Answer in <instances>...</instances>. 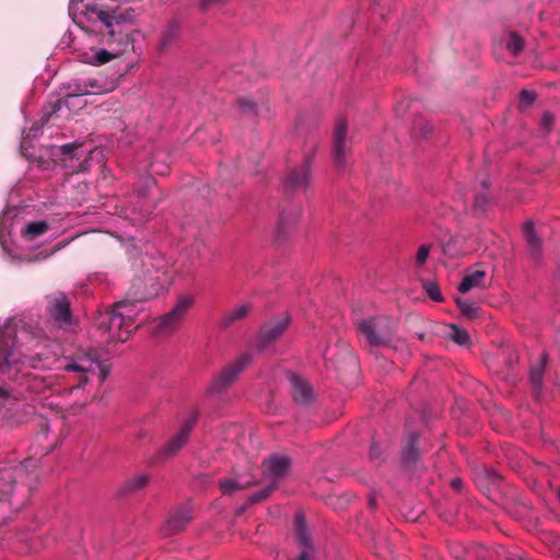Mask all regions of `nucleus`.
I'll list each match as a JSON object with an SVG mask.
<instances>
[{
	"mask_svg": "<svg viewBox=\"0 0 560 560\" xmlns=\"http://www.w3.org/2000/svg\"><path fill=\"white\" fill-rule=\"evenodd\" d=\"M69 14L85 32L101 35L100 43L105 47H91L81 55L82 61L92 66H102L121 56L139 33L133 10L110 9L101 0H71Z\"/></svg>",
	"mask_w": 560,
	"mask_h": 560,
	"instance_id": "f257e3e1",
	"label": "nucleus"
},
{
	"mask_svg": "<svg viewBox=\"0 0 560 560\" xmlns=\"http://www.w3.org/2000/svg\"><path fill=\"white\" fill-rule=\"evenodd\" d=\"M60 369L69 374L73 388L84 387L95 376L103 384L110 373V365L101 360L93 348H79L73 353L65 354L60 359Z\"/></svg>",
	"mask_w": 560,
	"mask_h": 560,
	"instance_id": "f03ea898",
	"label": "nucleus"
},
{
	"mask_svg": "<svg viewBox=\"0 0 560 560\" xmlns=\"http://www.w3.org/2000/svg\"><path fill=\"white\" fill-rule=\"evenodd\" d=\"M135 320L136 304L133 302L121 301L116 303L106 313L100 325V330L104 334V342H126L131 335Z\"/></svg>",
	"mask_w": 560,
	"mask_h": 560,
	"instance_id": "7ed1b4c3",
	"label": "nucleus"
},
{
	"mask_svg": "<svg viewBox=\"0 0 560 560\" xmlns=\"http://www.w3.org/2000/svg\"><path fill=\"white\" fill-rule=\"evenodd\" d=\"M192 294L179 295L172 310L155 319L153 334L155 336H170L177 331L184 323L189 310L195 304Z\"/></svg>",
	"mask_w": 560,
	"mask_h": 560,
	"instance_id": "20e7f679",
	"label": "nucleus"
},
{
	"mask_svg": "<svg viewBox=\"0 0 560 560\" xmlns=\"http://www.w3.org/2000/svg\"><path fill=\"white\" fill-rule=\"evenodd\" d=\"M252 362L253 358L249 353L238 355L214 376L208 392L211 394L220 393L232 386Z\"/></svg>",
	"mask_w": 560,
	"mask_h": 560,
	"instance_id": "39448f33",
	"label": "nucleus"
},
{
	"mask_svg": "<svg viewBox=\"0 0 560 560\" xmlns=\"http://www.w3.org/2000/svg\"><path fill=\"white\" fill-rule=\"evenodd\" d=\"M358 330L373 347L385 346L392 336L388 320L383 318H369L358 323Z\"/></svg>",
	"mask_w": 560,
	"mask_h": 560,
	"instance_id": "423d86ee",
	"label": "nucleus"
},
{
	"mask_svg": "<svg viewBox=\"0 0 560 560\" xmlns=\"http://www.w3.org/2000/svg\"><path fill=\"white\" fill-rule=\"evenodd\" d=\"M48 313L55 324L65 328L72 324L70 301L63 293H58L49 299Z\"/></svg>",
	"mask_w": 560,
	"mask_h": 560,
	"instance_id": "0eeeda50",
	"label": "nucleus"
},
{
	"mask_svg": "<svg viewBox=\"0 0 560 560\" xmlns=\"http://www.w3.org/2000/svg\"><path fill=\"white\" fill-rule=\"evenodd\" d=\"M197 421L198 413L195 411L188 417L187 420H185L178 433L171 438L168 442L163 446L162 453L165 456L176 455L179 450H182V447L187 443L194 427L197 424Z\"/></svg>",
	"mask_w": 560,
	"mask_h": 560,
	"instance_id": "6e6552de",
	"label": "nucleus"
},
{
	"mask_svg": "<svg viewBox=\"0 0 560 560\" xmlns=\"http://www.w3.org/2000/svg\"><path fill=\"white\" fill-rule=\"evenodd\" d=\"M192 520L191 510L188 506L172 512L161 527L164 537L176 535L184 530Z\"/></svg>",
	"mask_w": 560,
	"mask_h": 560,
	"instance_id": "1a4fd4ad",
	"label": "nucleus"
},
{
	"mask_svg": "<svg viewBox=\"0 0 560 560\" xmlns=\"http://www.w3.org/2000/svg\"><path fill=\"white\" fill-rule=\"evenodd\" d=\"M348 132V121L343 116L336 119L334 127V158L338 166L346 164L347 148L346 137Z\"/></svg>",
	"mask_w": 560,
	"mask_h": 560,
	"instance_id": "9d476101",
	"label": "nucleus"
},
{
	"mask_svg": "<svg viewBox=\"0 0 560 560\" xmlns=\"http://www.w3.org/2000/svg\"><path fill=\"white\" fill-rule=\"evenodd\" d=\"M294 529L296 539L302 548L300 556L294 560H312L314 555V548L305 518L302 514L295 515Z\"/></svg>",
	"mask_w": 560,
	"mask_h": 560,
	"instance_id": "9b49d317",
	"label": "nucleus"
},
{
	"mask_svg": "<svg viewBox=\"0 0 560 560\" xmlns=\"http://www.w3.org/2000/svg\"><path fill=\"white\" fill-rule=\"evenodd\" d=\"M262 474L266 478H271V482H277L278 479L285 476L291 468V459L287 455L270 456L262 462Z\"/></svg>",
	"mask_w": 560,
	"mask_h": 560,
	"instance_id": "f8f14e48",
	"label": "nucleus"
},
{
	"mask_svg": "<svg viewBox=\"0 0 560 560\" xmlns=\"http://www.w3.org/2000/svg\"><path fill=\"white\" fill-rule=\"evenodd\" d=\"M290 324V317L283 315L281 318L265 324L260 328L259 338L264 346H267L276 341L282 334L288 329Z\"/></svg>",
	"mask_w": 560,
	"mask_h": 560,
	"instance_id": "ddd939ff",
	"label": "nucleus"
},
{
	"mask_svg": "<svg viewBox=\"0 0 560 560\" xmlns=\"http://www.w3.org/2000/svg\"><path fill=\"white\" fill-rule=\"evenodd\" d=\"M311 183L310 165L304 164L290 172L284 183V188L288 191L305 190Z\"/></svg>",
	"mask_w": 560,
	"mask_h": 560,
	"instance_id": "4468645a",
	"label": "nucleus"
},
{
	"mask_svg": "<svg viewBox=\"0 0 560 560\" xmlns=\"http://www.w3.org/2000/svg\"><path fill=\"white\" fill-rule=\"evenodd\" d=\"M116 89L114 81H108L105 78H89L83 81L82 88L79 89L81 94H106Z\"/></svg>",
	"mask_w": 560,
	"mask_h": 560,
	"instance_id": "2eb2a0df",
	"label": "nucleus"
},
{
	"mask_svg": "<svg viewBox=\"0 0 560 560\" xmlns=\"http://www.w3.org/2000/svg\"><path fill=\"white\" fill-rule=\"evenodd\" d=\"M291 382L293 386L292 396L294 400L300 404L310 402L313 398V390L310 384L296 375H292Z\"/></svg>",
	"mask_w": 560,
	"mask_h": 560,
	"instance_id": "dca6fc26",
	"label": "nucleus"
},
{
	"mask_svg": "<svg viewBox=\"0 0 560 560\" xmlns=\"http://www.w3.org/2000/svg\"><path fill=\"white\" fill-rule=\"evenodd\" d=\"M250 305L247 303H242L236 305L231 311L226 312L220 319V325L223 328H229L233 324L238 320H242L250 313Z\"/></svg>",
	"mask_w": 560,
	"mask_h": 560,
	"instance_id": "f3484780",
	"label": "nucleus"
},
{
	"mask_svg": "<svg viewBox=\"0 0 560 560\" xmlns=\"http://www.w3.org/2000/svg\"><path fill=\"white\" fill-rule=\"evenodd\" d=\"M485 277L486 272L482 270L469 271L464 276L457 289L460 293H467L474 288L482 287Z\"/></svg>",
	"mask_w": 560,
	"mask_h": 560,
	"instance_id": "a211bd4d",
	"label": "nucleus"
},
{
	"mask_svg": "<svg viewBox=\"0 0 560 560\" xmlns=\"http://www.w3.org/2000/svg\"><path fill=\"white\" fill-rule=\"evenodd\" d=\"M523 232L532 255L535 258H538L540 255L541 243L536 235L534 223L532 221L526 222L523 228Z\"/></svg>",
	"mask_w": 560,
	"mask_h": 560,
	"instance_id": "6ab92c4d",
	"label": "nucleus"
},
{
	"mask_svg": "<svg viewBox=\"0 0 560 560\" xmlns=\"http://www.w3.org/2000/svg\"><path fill=\"white\" fill-rule=\"evenodd\" d=\"M150 481V476L144 472L136 474L135 476L127 479L122 487L121 492L122 493H133L141 489H143Z\"/></svg>",
	"mask_w": 560,
	"mask_h": 560,
	"instance_id": "aec40b11",
	"label": "nucleus"
},
{
	"mask_svg": "<svg viewBox=\"0 0 560 560\" xmlns=\"http://www.w3.org/2000/svg\"><path fill=\"white\" fill-rule=\"evenodd\" d=\"M547 360V354L545 352L541 353L539 362L530 370L529 380L536 389H539L541 387Z\"/></svg>",
	"mask_w": 560,
	"mask_h": 560,
	"instance_id": "412c9836",
	"label": "nucleus"
},
{
	"mask_svg": "<svg viewBox=\"0 0 560 560\" xmlns=\"http://www.w3.org/2000/svg\"><path fill=\"white\" fill-rule=\"evenodd\" d=\"M447 338L459 346H468L470 342L468 331L454 324L448 325Z\"/></svg>",
	"mask_w": 560,
	"mask_h": 560,
	"instance_id": "4be33fe9",
	"label": "nucleus"
},
{
	"mask_svg": "<svg viewBox=\"0 0 560 560\" xmlns=\"http://www.w3.org/2000/svg\"><path fill=\"white\" fill-rule=\"evenodd\" d=\"M179 33L178 25H168L161 35L160 49L166 50L178 38Z\"/></svg>",
	"mask_w": 560,
	"mask_h": 560,
	"instance_id": "5701e85b",
	"label": "nucleus"
},
{
	"mask_svg": "<svg viewBox=\"0 0 560 560\" xmlns=\"http://www.w3.org/2000/svg\"><path fill=\"white\" fill-rule=\"evenodd\" d=\"M48 230V223L46 221H33L26 224L23 234L30 240L44 234Z\"/></svg>",
	"mask_w": 560,
	"mask_h": 560,
	"instance_id": "b1692460",
	"label": "nucleus"
},
{
	"mask_svg": "<svg viewBox=\"0 0 560 560\" xmlns=\"http://www.w3.org/2000/svg\"><path fill=\"white\" fill-rule=\"evenodd\" d=\"M22 474H24L23 468L4 469L2 471V479L8 482L3 485L0 483L1 491H3L5 494L10 493L14 485L13 478L21 476Z\"/></svg>",
	"mask_w": 560,
	"mask_h": 560,
	"instance_id": "393cba45",
	"label": "nucleus"
},
{
	"mask_svg": "<svg viewBox=\"0 0 560 560\" xmlns=\"http://www.w3.org/2000/svg\"><path fill=\"white\" fill-rule=\"evenodd\" d=\"M155 283L153 284V291L145 298L150 299L160 293V291L163 290L165 284L171 282V278L167 275L166 271H160V269L156 270V276L154 277Z\"/></svg>",
	"mask_w": 560,
	"mask_h": 560,
	"instance_id": "a878e982",
	"label": "nucleus"
},
{
	"mask_svg": "<svg viewBox=\"0 0 560 560\" xmlns=\"http://www.w3.org/2000/svg\"><path fill=\"white\" fill-rule=\"evenodd\" d=\"M456 303L462 312L463 315H465L468 318H476L479 313V307L476 305V303L468 301V300H460L457 299Z\"/></svg>",
	"mask_w": 560,
	"mask_h": 560,
	"instance_id": "bb28decb",
	"label": "nucleus"
},
{
	"mask_svg": "<svg viewBox=\"0 0 560 560\" xmlns=\"http://www.w3.org/2000/svg\"><path fill=\"white\" fill-rule=\"evenodd\" d=\"M246 485H243L234 479H221L219 481V488L223 494L231 495L237 490H242L245 488Z\"/></svg>",
	"mask_w": 560,
	"mask_h": 560,
	"instance_id": "cd10ccee",
	"label": "nucleus"
},
{
	"mask_svg": "<svg viewBox=\"0 0 560 560\" xmlns=\"http://www.w3.org/2000/svg\"><path fill=\"white\" fill-rule=\"evenodd\" d=\"M506 48L513 56H517L524 48V40L516 33H511Z\"/></svg>",
	"mask_w": 560,
	"mask_h": 560,
	"instance_id": "c85d7f7f",
	"label": "nucleus"
},
{
	"mask_svg": "<svg viewBox=\"0 0 560 560\" xmlns=\"http://www.w3.org/2000/svg\"><path fill=\"white\" fill-rule=\"evenodd\" d=\"M416 441H417V436L413 435L411 443L402 452V460L406 464L413 465L418 460V451L415 447Z\"/></svg>",
	"mask_w": 560,
	"mask_h": 560,
	"instance_id": "c756f323",
	"label": "nucleus"
},
{
	"mask_svg": "<svg viewBox=\"0 0 560 560\" xmlns=\"http://www.w3.org/2000/svg\"><path fill=\"white\" fill-rule=\"evenodd\" d=\"M299 218H300V214L298 212L293 213L289 218H285L283 214H281L279 228H278L279 234H283L287 231H289L290 229L294 228L299 221Z\"/></svg>",
	"mask_w": 560,
	"mask_h": 560,
	"instance_id": "7c9ffc66",
	"label": "nucleus"
},
{
	"mask_svg": "<svg viewBox=\"0 0 560 560\" xmlns=\"http://www.w3.org/2000/svg\"><path fill=\"white\" fill-rule=\"evenodd\" d=\"M277 486H278L277 482H270L264 489H261L260 491L254 493L249 498V502L250 503H257L259 501H262V500L267 499L270 495V493L277 488Z\"/></svg>",
	"mask_w": 560,
	"mask_h": 560,
	"instance_id": "2f4dec72",
	"label": "nucleus"
},
{
	"mask_svg": "<svg viewBox=\"0 0 560 560\" xmlns=\"http://www.w3.org/2000/svg\"><path fill=\"white\" fill-rule=\"evenodd\" d=\"M423 287L431 300H433L435 302L443 301V296H442L439 285L436 283L428 281L424 283Z\"/></svg>",
	"mask_w": 560,
	"mask_h": 560,
	"instance_id": "473e14b6",
	"label": "nucleus"
},
{
	"mask_svg": "<svg viewBox=\"0 0 560 560\" xmlns=\"http://www.w3.org/2000/svg\"><path fill=\"white\" fill-rule=\"evenodd\" d=\"M429 253H430V246L429 245H421L418 248V252H417V255H416V264L418 266L423 265L427 261V259H428Z\"/></svg>",
	"mask_w": 560,
	"mask_h": 560,
	"instance_id": "72a5a7b5",
	"label": "nucleus"
},
{
	"mask_svg": "<svg viewBox=\"0 0 560 560\" xmlns=\"http://www.w3.org/2000/svg\"><path fill=\"white\" fill-rule=\"evenodd\" d=\"M521 101L525 104H533L536 100V94L528 90H522L520 93Z\"/></svg>",
	"mask_w": 560,
	"mask_h": 560,
	"instance_id": "f704fd0d",
	"label": "nucleus"
},
{
	"mask_svg": "<svg viewBox=\"0 0 560 560\" xmlns=\"http://www.w3.org/2000/svg\"><path fill=\"white\" fill-rule=\"evenodd\" d=\"M553 121H555V117H553V115L551 113L546 112V113L542 114L541 125L546 129H549L553 125Z\"/></svg>",
	"mask_w": 560,
	"mask_h": 560,
	"instance_id": "c9c22d12",
	"label": "nucleus"
},
{
	"mask_svg": "<svg viewBox=\"0 0 560 560\" xmlns=\"http://www.w3.org/2000/svg\"><path fill=\"white\" fill-rule=\"evenodd\" d=\"M78 189H79V192L81 195V198L80 200H83L85 195L88 194V190H89V185L88 183L85 182H81L78 184Z\"/></svg>",
	"mask_w": 560,
	"mask_h": 560,
	"instance_id": "e433bc0d",
	"label": "nucleus"
},
{
	"mask_svg": "<svg viewBox=\"0 0 560 560\" xmlns=\"http://www.w3.org/2000/svg\"><path fill=\"white\" fill-rule=\"evenodd\" d=\"M451 485H452L453 489H455L456 491H460V489L463 487V481L459 478H455L452 480Z\"/></svg>",
	"mask_w": 560,
	"mask_h": 560,
	"instance_id": "4c0bfd02",
	"label": "nucleus"
},
{
	"mask_svg": "<svg viewBox=\"0 0 560 560\" xmlns=\"http://www.w3.org/2000/svg\"><path fill=\"white\" fill-rule=\"evenodd\" d=\"M89 167H90L89 161H88V158L85 156L79 166V172H88Z\"/></svg>",
	"mask_w": 560,
	"mask_h": 560,
	"instance_id": "58836bf2",
	"label": "nucleus"
},
{
	"mask_svg": "<svg viewBox=\"0 0 560 560\" xmlns=\"http://www.w3.org/2000/svg\"><path fill=\"white\" fill-rule=\"evenodd\" d=\"M74 149H75L74 145L66 144V145L62 147V153L65 155H70L73 152Z\"/></svg>",
	"mask_w": 560,
	"mask_h": 560,
	"instance_id": "ea45409f",
	"label": "nucleus"
},
{
	"mask_svg": "<svg viewBox=\"0 0 560 560\" xmlns=\"http://www.w3.org/2000/svg\"><path fill=\"white\" fill-rule=\"evenodd\" d=\"M240 105H241L242 109H249V110H252L254 108V104L250 103V102H246V101H241Z\"/></svg>",
	"mask_w": 560,
	"mask_h": 560,
	"instance_id": "a19ab883",
	"label": "nucleus"
},
{
	"mask_svg": "<svg viewBox=\"0 0 560 560\" xmlns=\"http://www.w3.org/2000/svg\"><path fill=\"white\" fill-rule=\"evenodd\" d=\"M155 184V180L153 178H148L147 180V187L151 186V185H154Z\"/></svg>",
	"mask_w": 560,
	"mask_h": 560,
	"instance_id": "79ce46f5",
	"label": "nucleus"
},
{
	"mask_svg": "<svg viewBox=\"0 0 560 560\" xmlns=\"http://www.w3.org/2000/svg\"><path fill=\"white\" fill-rule=\"evenodd\" d=\"M212 0H203L202 1V7L203 8H207V5L211 2Z\"/></svg>",
	"mask_w": 560,
	"mask_h": 560,
	"instance_id": "37998d69",
	"label": "nucleus"
}]
</instances>
